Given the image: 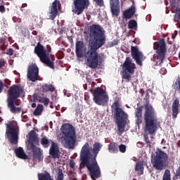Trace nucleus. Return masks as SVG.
Instances as JSON below:
<instances>
[{"label":"nucleus","mask_w":180,"mask_h":180,"mask_svg":"<svg viewBox=\"0 0 180 180\" xmlns=\"http://www.w3.org/2000/svg\"><path fill=\"white\" fill-rule=\"evenodd\" d=\"M106 43V35L102 27L93 24L89 28V44L87 51L84 54L86 65L95 70L99 65V54L98 50Z\"/></svg>","instance_id":"1"},{"label":"nucleus","mask_w":180,"mask_h":180,"mask_svg":"<svg viewBox=\"0 0 180 180\" xmlns=\"http://www.w3.org/2000/svg\"><path fill=\"white\" fill-rule=\"evenodd\" d=\"M101 150H102V144L96 142L94 143L93 148L90 146L89 143H86L80 151L79 168L82 169L86 167L91 179L101 178V167L96 161V157H98Z\"/></svg>","instance_id":"2"},{"label":"nucleus","mask_w":180,"mask_h":180,"mask_svg":"<svg viewBox=\"0 0 180 180\" xmlns=\"http://www.w3.org/2000/svg\"><path fill=\"white\" fill-rule=\"evenodd\" d=\"M151 90L148 89L146 91V96L143 98L145 101V112L143 114V131L153 136L157 133L158 127H160V122L157 117V114H155V110L153 108V105L150 104V94H151Z\"/></svg>","instance_id":"3"},{"label":"nucleus","mask_w":180,"mask_h":180,"mask_svg":"<svg viewBox=\"0 0 180 180\" xmlns=\"http://www.w3.org/2000/svg\"><path fill=\"white\" fill-rule=\"evenodd\" d=\"M24 94L25 89L19 84H13L8 88L6 102L7 106L11 113H20V112H22V108L16 107L19 105L16 101L22 95H24Z\"/></svg>","instance_id":"4"},{"label":"nucleus","mask_w":180,"mask_h":180,"mask_svg":"<svg viewBox=\"0 0 180 180\" xmlns=\"http://www.w3.org/2000/svg\"><path fill=\"white\" fill-rule=\"evenodd\" d=\"M111 111L114 115V119L117 126V131L120 136H122L124 133V129H126V124H127V113L120 108V103L119 101L115 100L111 105Z\"/></svg>","instance_id":"5"},{"label":"nucleus","mask_w":180,"mask_h":180,"mask_svg":"<svg viewBox=\"0 0 180 180\" xmlns=\"http://www.w3.org/2000/svg\"><path fill=\"white\" fill-rule=\"evenodd\" d=\"M34 54L39 57L41 63L45 64L46 67L54 70V62L50 58V53H51V46L46 45V50L44 46L38 42L34 50Z\"/></svg>","instance_id":"6"},{"label":"nucleus","mask_w":180,"mask_h":180,"mask_svg":"<svg viewBox=\"0 0 180 180\" xmlns=\"http://www.w3.org/2000/svg\"><path fill=\"white\" fill-rule=\"evenodd\" d=\"M60 130L64 136L65 146L70 150H74L77 141L75 128L70 123H65L62 124Z\"/></svg>","instance_id":"7"},{"label":"nucleus","mask_w":180,"mask_h":180,"mask_svg":"<svg viewBox=\"0 0 180 180\" xmlns=\"http://www.w3.org/2000/svg\"><path fill=\"white\" fill-rule=\"evenodd\" d=\"M168 160V155L162 150H158L152 154L151 162L156 171H162L165 168V163Z\"/></svg>","instance_id":"8"},{"label":"nucleus","mask_w":180,"mask_h":180,"mask_svg":"<svg viewBox=\"0 0 180 180\" xmlns=\"http://www.w3.org/2000/svg\"><path fill=\"white\" fill-rule=\"evenodd\" d=\"M6 134L10 143L15 145L18 144L19 140V127H18V123L11 122L10 124H6Z\"/></svg>","instance_id":"9"},{"label":"nucleus","mask_w":180,"mask_h":180,"mask_svg":"<svg viewBox=\"0 0 180 180\" xmlns=\"http://www.w3.org/2000/svg\"><path fill=\"white\" fill-rule=\"evenodd\" d=\"M93 94V101L96 105L99 106H105L108 102H109V96L108 93L103 89L101 87H97L91 91Z\"/></svg>","instance_id":"10"},{"label":"nucleus","mask_w":180,"mask_h":180,"mask_svg":"<svg viewBox=\"0 0 180 180\" xmlns=\"http://www.w3.org/2000/svg\"><path fill=\"white\" fill-rule=\"evenodd\" d=\"M122 79H125V82L131 81V75L134 74L136 65L131 62V60L127 58L125 62L122 65Z\"/></svg>","instance_id":"11"},{"label":"nucleus","mask_w":180,"mask_h":180,"mask_svg":"<svg viewBox=\"0 0 180 180\" xmlns=\"http://www.w3.org/2000/svg\"><path fill=\"white\" fill-rule=\"evenodd\" d=\"M30 136V148L33 153V158L34 160H39V161H41V151L39 148H37L34 143L39 142V138H37V135L36 134V131L32 130L29 133Z\"/></svg>","instance_id":"12"},{"label":"nucleus","mask_w":180,"mask_h":180,"mask_svg":"<svg viewBox=\"0 0 180 180\" xmlns=\"http://www.w3.org/2000/svg\"><path fill=\"white\" fill-rule=\"evenodd\" d=\"M75 9L72 11L75 15H79L89 6V0H73Z\"/></svg>","instance_id":"13"},{"label":"nucleus","mask_w":180,"mask_h":180,"mask_svg":"<svg viewBox=\"0 0 180 180\" xmlns=\"http://www.w3.org/2000/svg\"><path fill=\"white\" fill-rule=\"evenodd\" d=\"M156 53L157 60L159 61V64L162 63L164 58H165V53H167V44H165V39H162L157 45Z\"/></svg>","instance_id":"14"},{"label":"nucleus","mask_w":180,"mask_h":180,"mask_svg":"<svg viewBox=\"0 0 180 180\" xmlns=\"http://www.w3.org/2000/svg\"><path fill=\"white\" fill-rule=\"evenodd\" d=\"M27 77L32 82H36L39 79V67L36 63H32L28 67Z\"/></svg>","instance_id":"15"},{"label":"nucleus","mask_w":180,"mask_h":180,"mask_svg":"<svg viewBox=\"0 0 180 180\" xmlns=\"http://www.w3.org/2000/svg\"><path fill=\"white\" fill-rule=\"evenodd\" d=\"M131 56L138 65H140V67L143 66L144 55L142 52L139 51V47H137V46L131 47Z\"/></svg>","instance_id":"16"},{"label":"nucleus","mask_w":180,"mask_h":180,"mask_svg":"<svg viewBox=\"0 0 180 180\" xmlns=\"http://www.w3.org/2000/svg\"><path fill=\"white\" fill-rule=\"evenodd\" d=\"M51 146L49 149V155H51L54 160L60 158V148L58 143L51 141Z\"/></svg>","instance_id":"17"},{"label":"nucleus","mask_w":180,"mask_h":180,"mask_svg":"<svg viewBox=\"0 0 180 180\" xmlns=\"http://www.w3.org/2000/svg\"><path fill=\"white\" fill-rule=\"evenodd\" d=\"M84 47L85 44L82 41H77L75 44V53L77 58L84 57Z\"/></svg>","instance_id":"18"},{"label":"nucleus","mask_w":180,"mask_h":180,"mask_svg":"<svg viewBox=\"0 0 180 180\" xmlns=\"http://www.w3.org/2000/svg\"><path fill=\"white\" fill-rule=\"evenodd\" d=\"M57 5H58V1L55 0L51 6L49 18L51 19V20H54V19H56V18H57L58 15V9L57 8Z\"/></svg>","instance_id":"19"},{"label":"nucleus","mask_w":180,"mask_h":180,"mask_svg":"<svg viewBox=\"0 0 180 180\" xmlns=\"http://www.w3.org/2000/svg\"><path fill=\"white\" fill-rule=\"evenodd\" d=\"M133 5L128 8L127 10H125L123 12V17L124 19H131L133 16H134V14L136 13V6H134V1H132Z\"/></svg>","instance_id":"20"},{"label":"nucleus","mask_w":180,"mask_h":180,"mask_svg":"<svg viewBox=\"0 0 180 180\" xmlns=\"http://www.w3.org/2000/svg\"><path fill=\"white\" fill-rule=\"evenodd\" d=\"M178 113H179V99L176 98L172 106V119H176L178 117Z\"/></svg>","instance_id":"21"},{"label":"nucleus","mask_w":180,"mask_h":180,"mask_svg":"<svg viewBox=\"0 0 180 180\" xmlns=\"http://www.w3.org/2000/svg\"><path fill=\"white\" fill-rule=\"evenodd\" d=\"M119 4H120L119 0H110L111 12L115 16H117L119 15Z\"/></svg>","instance_id":"22"},{"label":"nucleus","mask_w":180,"mask_h":180,"mask_svg":"<svg viewBox=\"0 0 180 180\" xmlns=\"http://www.w3.org/2000/svg\"><path fill=\"white\" fill-rule=\"evenodd\" d=\"M135 117L137 126H140L143 123V107H139L136 109Z\"/></svg>","instance_id":"23"},{"label":"nucleus","mask_w":180,"mask_h":180,"mask_svg":"<svg viewBox=\"0 0 180 180\" xmlns=\"http://www.w3.org/2000/svg\"><path fill=\"white\" fill-rule=\"evenodd\" d=\"M14 151L18 158H21V160H27V155H26L22 147L16 148Z\"/></svg>","instance_id":"24"},{"label":"nucleus","mask_w":180,"mask_h":180,"mask_svg":"<svg viewBox=\"0 0 180 180\" xmlns=\"http://www.w3.org/2000/svg\"><path fill=\"white\" fill-rule=\"evenodd\" d=\"M41 89L44 93L54 92V91H56V87H54L53 84H44L41 86Z\"/></svg>","instance_id":"25"},{"label":"nucleus","mask_w":180,"mask_h":180,"mask_svg":"<svg viewBox=\"0 0 180 180\" xmlns=\"http://www.w3.org/2000/svg\"><path fill=\"white\" fill-rule=\"evenodd\" d=\"M135 171L137 172L138 175H143V174H144V166L143 163L137 162L135 166Z\"/></svg>","instance_id":"26"},{"label":"nucleus","mask_w":180,"mask_h":180,"mask_svg":"<svg viewBox=\"0 0 180 180\" xmlns=\"http://www.w3.org/2000/svg\"><path fill=\"white\" fill-rule=\"evenodd\" d=\"M172 86L174 91H180V75L175 78Z\"/></svg>","instance_id":"27"},{"label":"nucleus","mask_w":180,"mask_h":180,"mask_svg":"<svg viewBox=\"0 0 180 180\" xmlns=\"http://www.w3.org/2000/svg\"><path fill=\"white\" fill-rule=\"evenodd\" d=\"M37 101L39 102V103H44V106H47L49 103H50V99L47 97H41L40 95L37 96Z\"/></svg>","instance_id":"28"},{"label":"nucleus","mask_w":180,"mask_h":180,"mask_svg":"<svg viewBox=\"0 0 180 180\" xmlns=\"http://www.w3.org/2000/svg\"><path fill=\"white\" fill-rule=\"evenodd\" d=\"M53 141L51 139L49 140L46 136H44L41 139V144L44 148H49L50 147V143Z\"/></svg>","instance_id":"29"},{"label":"nucleus","mask_w":180,"mask_h":180,"mask_svg":"<svg viewBox=\"0 0 180 180\" xmlns=\"http://www.w3.org/2000/svg\"><path fill=\"white\" fill-rule=\"evenodd\" d=\"M118 146L117 143H110L108 145V151L110 153H112L113 154L117 153L118 151Z\"/></svg>","instance_id":"30"},{"label":"nucleus","mask_w":180,"mask_h":180,"mask_svg":"<svg viewBox=\"0 0 180 180\" xmlns=\"http://www.w3.org/2000/svg\"><path fill=\"white\" fill-rule=\"evenodd\" d=\"M44 110V107H43V105L38 104L35 110L34 111V116H40V115L43 113Z\"/></svg>","instance_id":"31"},{"label":"nucleus","mask_w":180,"mask_h":180,"mask_svg":"<svg viewBox=\"0 0 180 180\" xmlns=\"http://www.w3.org/2000/svg\"><path fill=\"white\" fill-rule=\"evenodd\" d=\"M6 61L4 59H0V73L5 72L6 70Z\"/></svg>","instance_id":"32"},{"label":"nucleus","mask_w":180,"mask_h":180,"mask_svg":"<svg viewBox=\"0 0 180 180\" xmlns=\"http://www.w3.org/2000/svg\"><path fill=\"white\" fill-rule=\"evenodd\" d=\"M137 27V22L135 20H131L128 22V29H134Z\"/></svg>","instance_id":"33"},{"label":"nucleus","mask_w":180,"mask_h":180,"mask_svg":"<svg viewBox=\"0 0 180 180\" xmlns=\"http://www.w3.org/2000/svg\"><path fill=\"white\" fill-rule=\"evenodd\" d=\"M163 180H171V172L166 169L163 175Z\"/></svg>","instance_id":"34"},{"label":"nucleus","mask_w":180,"mask_h":180,"mask_svg":"<svg viewBox=\"0 0 180 180\" xmlns=\"http://www.w3.org/2000/svg\"><path fill=\"white\" fill-rule=\"evenodd\" d=\"M178 19H179V20H180V8H177L176 9V13L174 15V21L179 22Z\"/></svg>","instance_id":"35"},{"label":"nucleus","mask_w":180,"mask_h":180,"mask_svg":"<svg viewBox=\"0 0 180 180\" xmlns=\"http://www.w3.org/2000/svg\"><path fill=\"white\" fill-rule=\"evenodd\" d=\"M144 137V140H145V142L147 144V147H149V148H151V141H150V138L148 137V134H144L143 136Z\"/></svg>","instance_id":"36"},{"label":"nucleus","mask_w":180,"mask_h":180,"mask_svg":"<svg viewBox=\"0 0 180 180\" xmlns=\"http://www.w3.org/2000/svg\"><path fill=\"white\" fill-rule=\"evenodd\" d=\"M56 180H64V174L63 173V169H59L58 172V177Z\"/></svg>","instance_id":"37"},{"label":"nucleus","mask_w":180,"mask_h":180,"mask_svg":"<svg viewBox=\"0 0 180 180\" xmlns=\"http://www.w3.org/2000/svg\"><path fill=\"white\" fill-rule=\"evenodd\" d=\"M6 47H8V43L0 42V50H2V51H5V50H6Z\"/></svg>","instance_id":"38"},{"label":"nucleus","mask_w":180,"mask_h":180,"mask_svg":"<svg viewBox=\"0 0 180 180\" xmlns=\"http://www.w3.org/2000/svg\"><path fill=\"white\" fill-rule=\"evenodd\" d=\"M6 8H5V6H4V1H1L0 0V12L1 13H5V11H6Z\"/></svg>","instance_id":"39"},{"label":"nucleus","mask_w":180,"mask_h":180,"mask_svg":"<svg viewBox=\"0 0 180 180\" xmlns=\"http://www.w3.org/2000/svg\"><path fill=\"white\" fill-rule=\"evenodd\" d=\"M119 149H120V153H126V146L125 145H123V144L120 145Z\"/></svg>","instance_id":"40"},{"label":"nucleus","mask_w":180,"mask_h":180,"mask_svg":"<svg viewBox=\"0 0 180 180\" xmlns=\"http://www.w3.org/2000/svg\"><path fill=\"white\" fill-rule=\"evenodd\" d=\"M22 36H24V37H26V36H27V34H29V29L27 28H25L24 30H22L21 32Z\"/></svg>","instance_id":"41"},{"label":"nucleus","mask_w":180,"mask_h":180,"mask_svg":"<svg viewBox=\"0 0 180 180\" xmlns=\"http://www.w3.org/2000/svg\"><path fill=\"white\" fill-rule=\"evenodd\" d=\"M98 6H103V0H94Z\"/></svg>","instance_id":"42"},{"label":"nucleus","mask_w":180,"mask_h":180,"mask_svg":"<svg viewBox=\"0 0 180 180\" xmlns=\"http://www.w3.org/2000/svg\"><path fill=\"white\" fill-rule=\"evenodd\" d=\"M69 166L70 168H72V169L75 168V162H74L73 160H70L69 161Z\"/></svg>","instance_id":"43"},{"label":"nucleus","mask_w":180,"mask_h":180,"mask_svg":"<svg viewBox=\"0 0 180 180\" xmlns=\"http://www.w3.org/2000/svg\"><path fill=\"white\" fill-rule=\"evenodd\" d=\"M117 44H119V41L117 39H114L110 44V47H113V46H117Z\"/></svg>","instance_id":"44"},{"label":"nucleus","mask_w":180,"mask_h":180,"mask_svg":"<svg viewBox=\"0 0 180 180\" xmlns=\"http://www.w3.org/2000/svg\"><path fill=\"white\" fill-rule=\"evenodd\" d=\"M165 2H168V0H164ZM171 6L174 7L175 6V4L176 2V0H169Z\"/></svg>","instance_id":"45"},{"label":"nucleus","mask_w":180,"mask_h":180,"mask_svg":"<svg viewBox=\"0 0 180 180\" xmlns=\"http://www.w3.org/2000/svg\"><path fill=\"white\" fill-rule=\"evenodd\" d=\"M68 40L72 45L74 44V39H72V36H68Z\"/></svg>","instance_id":"46"},{"label":"nucleus","mask_w":180,"mask_h":180,"mask_svg":"<svg viewBox=\"0 0 180 180\" xmlns=\"http://www.w3.org/2000/svg\"><path fill=\"white\" fill-rule=\"evenodd\" d=\"M7 54L8 56H13V50L11 48L8 49Z\"/></svg>","instance_id":"47"},{"label":"nucleus","mask_w":180,"mask_h":180,"mask_svg":"<svg viewBox=\"0 0 180 180\" xmlns=\"http://www.w3.org/2000/svg\"><path fill=\"white\" fill-rule=\"evenodd\" d=\"M4 89V84L2 83V82H0V94L2 92Z\"/></svg>","instance_id":"48"},{"label":"nucleus","mask_w":180,"mask_h":180,"mask_svg":"<svg viewBox=\"0 0 180 180\" xmlns=\"http://www.w3.org/2000/svg\"><path fill=\"white\" fill-rule=\"evenodd\" d=\"M137 146H138V147H143V146H144V143H143L142 142H138Z\"/></svg>","instance_id":"49"},{"label":"nucleus","mask_w":180,"mask_h":180,"mask_svg":"<svg viewBox=\"0 0 180 180\" xmlns=\"http://www.w3.org/2000/svg\"><path fill=\"white\" fill-rule=\"evenodd\" d=\"M14 22H18V23H21L22 22V19L21 18H17V20H15V19H14Z\"/></svg>","instance_id":"50"},{"label":"nucleus","mask_w":180,"mask_h":180,"mask_svg":"<svg viewBox=\"0 0 180 180\" xmlns=\"http://www.w3.org/2000/svg\"><path fill=\"white\" fill-rule=\"evenodd\" d=\"M89 99V96H84V101H88Z\"/></svg>","instance_id":"51"},{"label":"nucleus","mask_w":180,"mask_h":180,"mask_svg":"<svg viewBox=\"0 0 180 180\" xmlns=\"http://www.w3.org/2000/svg\"><path fill=\"white\" fill-rule=\"evenodd\" d=\"M31 106L32 108H36V103H33Z\"/></svg>","instance_id":"52"},{"label":"nucleus","mask_w":180,"mask_h":180,"mask_svg":"<svg viewBox=\"0 0 180 180\" xmlns=\"http://www.w3.org/2000/svg\"><path fill=\"white\" fill-rule=\"evenodd\" d=\"M76 113H79V112H81V110H79V109H78V108H76Z\"/></svg>","instance_id":"53"},{"label":"nucleus","mask_w":180,"mask_h":180,"mask_svg":"<svg viewBox=\"0 0 180 180\" xmlns=\"http://www.w3.org/2000/svg\"><path fill=\"white\" fill-rule=\"evenodd\" d=\"M141 94L142 96H143L144 95V90L141 89Z\"/></svg>","instance_id":"54"},{"label":"nucleus","mask_w":180,"mask_h":180,"mask_svg":"<svg viewBox=\"0 0 180 180\" xmlns=\"http://www.w3.org/2000/svg\"><path fill=\"white\" fill-rule=\"evenodd\" d=\"M32 34H34V36H36V34H37V32L33 31V32H32Z\"/></svg>","instance_id":"55"},{"label":"nucleus","mask_w":180,"mask_h":180,"mask_svg":"<svg viewBox=\"0 0 180 180\" xmlns=\"http://www.w3.org/2000/svg\"><path fill=\"white\" fill-rule=\"evenodd\" d=\"M2 122H4V119H2V117H0V124L2 123Z\"/></svg>","instance_id":"56"},{"label":"nucleus","mask_w":180,"mask_h":180,"mask_svg":"<svg viewBox=\"0 0 180 180\" xmlns=\"http://www.w3.org/2000/svg\"><path fill=\"white\" fill-rule=\"evenodd\" d=\"M156 65H158V63H156Z\"/></svg>","instance_id":"57"}]
</instances>
